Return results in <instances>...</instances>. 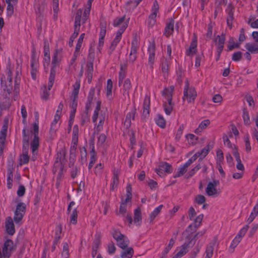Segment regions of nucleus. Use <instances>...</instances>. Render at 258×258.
I'll return each mask as SVG.
<instances>
[{
    "label": "nucleus",
    "instance_id": "nucleus-1",
    "mask_svg": "<svg viewBox=\"0 0 258 258\" xmlns=\"http://www.w3.org/2000/svg\"><path fill=\"white\" fill-rule=\"evenodd\" d=\"M65 152L63 151H60L57 153L52 171L54 174L57 173V178H61L62 174L63 165H62V160L65 159Z\"/></svg>",
    "mask_w": 258,
    "mask_h": 258
},
{
    "label": "nucleus",
    "instance_id": "nucleus-2",
    "mask_svg": "<svg viewBox=\"0 0 258 258\" xmlns=\"http://www.w3.org/2000/svg\"><path fill=\"white\" fill-rule=\"evenodd\" d=\"M61 51V49H56L55 50L53 55L52 56V67L50 70V75L49 77V81H48V86L49 89H50L53 86V82L54 81L55 76L56 73V67L58 64L59 59L58 57V55Z\"/></svg>",
    "mask_w": 258,
    "mask_h": 258
},
{
    "label": "nucleus",
    "instance_id": "nucleus-3",
    "mask_svg": "<svg viewBox=\"0 0 258 258\" xmlns=\"http://www.w3.org/2000/svg\"><path fill=\"white\" fill-rule=\"evenodd\" d=\"M197 96V94L195 89L192 87H189L188 81L186 80L183 91V100L186 99L188 103L194 102Z\"/></svg>",
    "mask_w": 258,
    "mask_h": 258
},
{
    "label": "nucleus",
    "instance_id": "nucleus-4",
    "mask_svg": "<svg viewBox=\"0 0 258 258\" xmlns=\"http://www.w3.org/2000/svg\"><path fill=\"white\" fill-rule=\"evenodd\" d=\"M127 25L126 24L123 25L117 31L116 36L113 41L111 42L108 50V54L110 55L115 50L116 46L118 42L120 41L122 34L127 27Z\"/></svg>",
    "mask_w": 258,
    "mask_h": 258
},
{
    "label": "nucleus",
    "instance_id": "nucleus-5",
    "mask_svg": "<svg viewBox=\"0 0 258 258\" xmlns=\"http://www.w3.org/2000/svg\"><path fill=\"white\" fill-rule=\"evenodd\" d=\"M26 206L24 203H19L14 213V220L17 223L20 222L23 219L26 212Z\"/></svg>",
    "mask_w": 258,
    "mask_h": 258
},
{
    "label": "nucleus",
    "instance_id": "nucleus-6",
    "mask_svg": "<svg viewBox=\"0 0 258 258\" xmlns=\"http://www.w3.org/2000/svg\"><path fill=\"white\" fill-rule=\"evenodd\" d=\"M14 250L15 248L13 241L11 239H7L5 241L2 248V258H9Z\"/></svg>",
    "mask_w": 258,
    "mask_h": 258
},
{
    "label": "nucleus",
    "instance_id": "nucleus-7",
    "mask_svg": "<svg viewBox=\"0 0 258 258\" xmlns=\"http://www.w3.org/2000/svg\"><path fill=\"white\" fill-rule=\"evenodd\" d=\"M219 184V181L213 180V181L208 183L206 188V194L213 197H217L220 194V192L216 189V186Z\"/></svg>",
    "mask_w": 258,
    "mask_h": 258
},
{
    "label": "nucleus",
    "instance_id": "nucleus-8",
    "mask_svg": "<svg viewBox=\"0 0 258 258\" xmlns=\"http://www.w3.org/2000/svg\"><path fill=\"white\" fill-rule=\"evenodd\" d=\"M1 88L3 92V95L5 98H9L13 90L12 82H9V86H7L6 77L2 75L1 77Z\"/></svg>",
    "mask_w": 258,
    "mask_h": 258
},
{
    "label": "nucleus",
    "instance_id": "nucleus-9",
    "mask_svg": "<svg viewBox=\"0 0 258 258\" xmlns=\"http://www.w3.org/2000/svg\"><path fill=\"white\" fill-rule=\"evenodd\" d=\"M159 6L158 2L156 0L154 1L153 5L152 8V13L149 17L148 21V26L150 27H152L156 23V18L157 14L159 11Z\"/></svg>",
    "mask_w": 258,
    "mask_h": 258
},
{
    "label": "nucleus",
    "instance_id": "nucleus-10",
    "mask_svg": "<svg viewBox=\"0 0 258 258\" xmlns=\"http://www.w3.org/2000/svg\"><path fill=\"white\" fill-rule=\"evenodd\" d=\"M155 43L154 41H153L152 42H150L148 47V53L149 54L148 64L151 70H153V65L155 62Z\"/></svg>",
    "mask_w": 258,
    "mask_h": 258
},
{
    "label": "nucleus",
    "instance_id": "nucleus-11",
    "mask_svg": "<svg viewBox=\"0 0 258 258\" xmlns=\"http://www.w3.org/2000/svg\"><path fill=\"white\" fill-rule=\"evenodd\" d=\"M75 205V203L74 201H72L70 203V204L68 207V213L70 214V223L73 224H76L77 223L78 218V211L77 208L73 209L71 212V208L73 206Z\"/></svg>",
    "mask_w": 258,
    "mask_h": 258
},
{
    "label": "nucleus",
    "instance_id": "nucleus-12",
    "mask_svg": "<svg viewBox=\"0 0 258 258\" xmlns=\"http://www.w3.org/2000/svg\"><path fill=\"white\" fill-rule=\"evenodd\" d=\"M217 242V238L214 237V239L206 246L205 258H211L213 255L214 247Z\"/></svg>",
    "mask_w": 258,
    "mask_h": 258
},
{
    "label": "nucleus",
    "instance_id": "nucleus-13",
    "mask_svg": "<svg viewBox=\"0 0 258 258\" xmlns=\"http://www.w3.org/2000/svg\"><path fill=\"white\" fill-rule=\"evenodd\" d=\"M192 239H190L188 242H185L180 247V250L172 258H180L184 255L188 251L187 248L191 244Z\"/></svg>",
    "mask_w": 258,
    "mask_h": 258
},
{
    "label": "nucleus",
    "instance_id": "nucleus-14",
    "mask_svg": "<svg viewBox=\"0 0 258 258\" xmlns=\"http://www.w3.org/2000/svg\"><path fill=\"white\" fill-rule=\"evenodd\" d=\"M143 108L142 117L146 118L149 116L150 110V98L147 95L144 98Z\"/></svg>",
    "mask_w": 258,
    "mask_h": 258
},
{
    "label": "nucleus",
    "instance_id": "nucleus-15",
    "mask_svg": "<svg viewBox=\"0 0 258 258\" xmlns=\"http://www.w3.org/2000/svg\"><path fill=\"white\" fill-rule=\"evenodd\" d=\"M136 113V109L134 107L130 112L127 113L126 116L125 120L124 122V126L126 129L129 128L131 125V120L134 119Z\"/></svg>",
    "mask_w": 258,
    "mask_h": 258
},
{
    "label": "nucleus",
    "instance_id": "nucleus-16",
    "mask_svg": "<svg viewBox=\"0 0 258 258\" xmlns=\"http://www.w3.org/2000/svg\"><path fill=\"white\" fill-rule=\"evenodd\" d=\"M44 66L45 67L46 66H48L50 60L49 47L47 40H46L44 42Z\"/></svg>",
    "mask_w": 258,
    "mask_h": 258
},
{
    "label": "nucleus",
    "instance_id": "nucleus-17",
    "mask_svg": "<svg viewBox=\"0 0 258 258\" xmlns=\"http://www.w3.org/2000/svg\"><path fill=\"white\" fill-rule=\"evenodd\" d=\"M161 67L163 76L166 78L168 76L170 61L166 58L163 57L161 59Z\"/></svg>",
    "mask_w": 258,
    "mask_h": 258
},
{
    "label": "nucleus",
    "instance_id": "nucleus-18",
    "mask_svg": "<svg viewBox=\"0 0 258 258\" xmlns=\"http://www.w3.org/2000/svg\"><path fill=\"white\" fill-rule=\"evenodd\" d=\"M6 228L7 232L11 235H13L15 232V226L11 217H8L6 221Z\"/></svg>",
    "mask_w": 258,
    "mask_h": 258
},
{
    "label": "nucleus",
    "instance_id": "nucleus-19",
    "mask_svg": "<svg viewBox=\"0 0 258 258\" xmlns=\"http://www.w3.org/2000/svg\"><path fill=\"white\" fill-rule=\"evenodd\" d=\"M197 38L195 37L191 42L189 48L186 50V55L187 56H193L197 52Z\"/></svg>",
    "mask_w": 258,
    "mask_h": 258
},
{
    "label": "nucleus",
    "instance_id": "nucleus-20",
    "mask_svg": "<svg viewBox=\"0 0 258 258\" xmlns=\"http://www.w3.org/2000/svg\"><path fill=\"white\" fill-rule=\"evenodd\" d=\"M31 76L33 80H36L37 72V60L34 55L31 57Z\"/></svg>",
    "mask_w": 258,
    "mask_h": 258
},
{
    "label": "nucleus",
    "instance_id": "nucleus-21",
    "mask_svg": "<svg viewBox=\"0 0 258 258\" xmlns=\"http://www.w3.org/2000/svg\"><path fill=\"white\" fill-rule=\"evenodd\" d=\"M95 94V89L94 88H91L88 96L87 97V101L85 105V111L86 112V115H87V113L88 112L89 110L91 108V105L92 103V101L93 99V97Z\"/></svg>",
    "mask_w": 258,
    "mask_h": 258
},
{
    "label": "nucleus",
    "instance_id": "nucleus-22",
    "mask_svg": "<svg viewBox=\"0 0 258 258\" xmlns=\"http://www.w3.org/2000/svg\"><path fill=\"white\" fill-rule=\"evenodd\" d=\"M106 117V113L104 112L101 111L99 115H98V117H99V121L95 127V132L98 133L102 130Z\"/></svg>",
    "mask_w": 258,
    "mask_h": 258
},
{
    "label": "nucleus",
    "instance_id": "nucleus-23",
    "mask_svg": "<svg viewBox=\"0 0 258 258\" xmlns=\"http://www.w3.org/2000/svg\"><path fill=\"white\" fill-rule=\"evenodd\" d=\"M119 174V171L117 169H114L113 170V177H112V181L111 184V187L110 189L111 190H113L114 188L117 187L119 179H118V176Z\"/></svg>",
    "mask_w": 258,
    "mask_h": 258
},
{
    "label": "nucleus",
    "instance_id": "nucleus-24",
    "mask_svg": "<svg viewBox=\"0 0 258 258\" xmlns=\"http://www.w3.org/2000/svg\"><path fill=\"white\" fill-rule=\"evenodd\" d=\"M174 21L172 19H170L169 22L166 23L164 30V34L167 37H168L173 33L174 31Z\"/></svg>",
    "mask_w": 258,
    "mask_h": 258
},
{
    "label": "nucleus",
    "instance_id": "nucleus-25",
    "mask_svg": "<svg viewBox=\"0 0 258 258\" xmlns=\"http://www.w3.org/2000/svg\"><path fill=\"white\" fill-rule=\"evenodd\" d=\"M87 70H86V75L87 78L88 80V82L90 83L91 82L92 77H93V62L92 61H88L87 63Z\"/></svg>",
    "mask_w": 258,
    "mask_h": 258
},
{
    "label": "nucleus",
    "instance_id": "nucleus-26",
    "mask_svg": "<svg viewBox=\"0 0 258 258\" xmlns=\"http://www.w3.org/2000/svg\"><path fill=\"white\" fill-rule=\"evenodd\" d=\"M132 87L131 82L130 79L127 78L124 81L123 84V95L126 97V96L129 97V91Z\"/></svg>",
    "mask_w": 258,
    "mask_h": 258
},
{
    "label": "nucleus",
    "instance_id": "nucleus-27",
    "mask_svg": "<svg viewBox=\"0 0 258 258\" xmlns=\"http://www.w3.org/2000/svg\"><path fill=\"white\" fill-rule=\"evenodd\" d=\"M134 254V249L132 247H126L121 252V258H132Z\"/></svg>",
    "mask_w": 258,
    "mask_h": 258
},
{
    "label": "nucleus",
    "instance_id": "nucleus-28",
    "mask_svg": "<svg viewBox=\"0 0 258 258\" xmlns=\"http://www.w3.org/2000/svg\"><path fill=\"white\" fill-rule=\"evenodd\" d=\"M39 146V137H36V136H34V138L31 143V149L32 153L34 154L36 151H37Z\"/></svg>",
    "mask_w": 258,
    "mask_h": 258
},
{
    "label": "nucleus",
    "instance_id": "nucleus-29",
    "mask_svg": "<svg viewBox=\"0 0 258 258\" xmlns=\"http://www.w3.org/2000/svg\"><path fill=\"white\" fill-rule=\"evenodd\" d=\"M227 11V23L228 26L231 27L232 25V21L233 20V8L229 6Z\"/></svg>",
    "mask_w": 258,
    "mask_h": 258
},
{
    "label": "nucleus",
    "instance_id": "nucleus-30",
    "mask_svg": "<svg viewBox=\"0 0 258 258\" xmlns=\"http://www.w3.org/2000/svg\"><path fill=\"white\" fill-rule=\"evenodd\" d=\"M245 47L251 53H258V44L247 43L245 44Z\"/></svg>",
    "mask_w": 258,
    "mask_h": 258
},
{
    "label": "nucleus",
    "instance_id": "nucleus-31",
    "mask_svg": "<svg viewBox=\"0 0 258 258\" xmlns=\"http://www.w3.org/2000/svg\"><path fill=\"white\" fill-rule=\"evenodd\" d=\"M173 104L172 101H166L163 103V107L165 113L167 115H170L173 109Z\"/></svg>",
    "mask_w": 258,
    "mask_h": 258
},
{
    "label": "nucleus",
    "instance_id": "nucleus-32",
    "mask_svg": "<svg viewBox=\"0 0 258 258\" xmlns=\"http://www.w3.org/2000/svg\"><path fill=\"white\" fill-rule=\"evenodd\" d=\"M159 167L160 168L161 170L167 173H170L172 171V166L167 162H161Z\"/></svg>",
    "mask_w": 258,
    "mask_h": 258
},
{
    "label": "nucleus",
    "instance_id": "nucleus-33",
    "mask_svg": "<svg viewBox=\"0 0 258 258\" xmlns=\"http://www.w3.org/2000/svg\"><path fill=\"white\" fill-rule=\"evenodd\" d=\"M116 242L117 245L122 249H124L127 247L130 241L128 239L124 236V237L121 238L119 240H118V241H116Z\"/></svg>",
    "mask_w": 258,
    "mask_h": 258
},
{
    "label": "nucleus",
    "instance_id": "nucleus-34",
    "mask_svg": "<svg viewBox=\"0 0 258 258\" xmlns=\"http://www.w3.org/2000/svg\"><path fill=\"white\" fill-rule=\"evenodd\" d=\"M23 134V146L25 150H27L29 147V137L26 134V129L24 128L22 131Z\"/></svg>",
    "mask_w": 258,
    "mask_h": 258
},
{
    "label": "nucleus",
    "instance_id": "nucleus-35",
    "mask_svg": "<svg viewBox=\"0 0 258 258\" xmlns=\"http://www.w3.org/2000/svg\"><path fill=\"white\" fill-rule=\"evenodd\" d=\"M175 243V240L173 238L170 239L169 242L167 246H166L162 252V258L165 257L171 249Z\"/></svg>",
    "mask_w": 258,
    "mask_h": 258
},
{
    "label": "nucleus",
    "instance_id": "nucleus-36",
    "mask_svg": "<svg viewBox=\"0 0 258 258\" xmlns=\"http://www.w3.org/2000/svg\"><path fill=\"white\" fill-rule=\"evenodd\" d=\"M82 14V9H78L77 11V12L76 14L74 26L81 27V20Z\"/></svg>",
    "mask_w": 258,
    "mask_h": 258
},
{
    "label": "nucleus",
    "instance_id": "nucleus-37",
    "mask_svg": "<svg viewBox=\"0 0 258 258\" xmlns=\"http://www.w3.org/2000/svg\"><path fill=\"white\" fill-rule=\"evenodd\" d=\"M155 120L156 124L160 127L163 128L165 127L166 121L161 115L158 114Z\"/></svg>",
    "mask_w": 258,
    "mask_h": 258
},
{
    "label": "nucleus",
    "instance_id": "nucleus-38",
    "mask_svg": "<svg viewBox=\"0 0 258 258\" xmlns=\"http://www.w3.org/2000/svg\"><path fill=\"white\" fill-rule=\"evenodd\" d=\"M101 108V102L98 101L97 102V105L96 108L94 110V114L92 116V121L94 123H95L97 120L98 115H99V111L100 110Z\"/></svg>",
    "mask_w": 258,
    "mask_h": 258
},
{
    "label": "nucleus",
    "instance_id": "nucleus-39",
    "mask_svg": "<svg viewBox=\"0 0 258 258\" xmlns=\"http://www.w3.org/2000/svg\"><path fill=\"white\" fill-rule=\"evenodd\" d=\"M138 47V41L137 37L135 36L134 37L132 42V46L130 53L137 54Z\"/></svg>",
    "mask_w": 258,
    "mask_h": 258
},
{
    "label": "nucleus",
    "instance_id": "nucleus-40",
    "mask_svg": "<svg viewBox=\"0 0 258 258\" xmlns=\"http://www.w3.org/2000/svg\"><path fill=\"white\" fill-rule=\"evenodd\" d=\"M172 95L173 92H172L169 89L165 88L162 92V95L164 96L166 101H172Z\"/></svg>",
    "mask_w": 258,
    "mask_h": 258
},
{
    "label": "nucleus",
    "instance_id": "nucleus-41",
    "mask_svg": "<svg viewBox=\"0 0 258 258\" xmlns=\"http://www.w3.org/2000/svg\"><path fill=\"white\" fill-rule=\"evenodd\" d=\"M162 207V205L159 206L158 207L155 208L154 210L150 214L149 217L150 221H152L158 215V214L161 212Z\"/></svg>",
    "mask_w": 258,
    "mask_h": 258
},
{
    "label": "nucleus",
    "instance_id": "nucleus-42",
    "mask_svg": "<svg viewBox=\"0 0 258 258\" xmlns=\"http://www.w3.org/2000/svg\"><path fill=\"white\" fill-rule=\"evenodd\" d=\"M142 220L141 211L140 208H137L134 211V221L135 223H138Z\"/></svg>",
    "mask_w": 258,
    "mask_h": 258
},
{
    "label": "nucleus",
    "instance_id": "nucleus-43",
    "mask_svg": "<svg viewBox=\"0 0 258 258\" xmlns=\"http://www.w3.org/2000/svg\"><path fill=\"white\" fill-rule=\"evenodd\" d=\"M106 23L101 22L100 24V31L99 34V38L104 39L106 34Z\"/></svg>",
    "mask_w": 258,
    "mask_h": 258
},
{
    "label": "nucleus",
    "instance_id": "nucleus-44",
    "mask_svg": "<svg viewBox=\"0 0 258 258\" xmlns=\"http://www.w3.org/2000/svg\"><path fill=\"white\" fill-rule=\"evenodd\" d=\"M111 235L113 238L116 240V241H118V240H120L121 238L124 237V235L121 233V232L117 230H113L111 232Z\"/></svg>",
    "mask_w": 258,
    "mask_h": 258
},
{
    "label": "nucleus",
    "instance_id": "nucleus-45",
    "mask_svg": "<svg viewBox=\"0 0 258 258\" xmlns=\"http://www.w3.org/2000/svg\"><path fill=\"white\" fill-rule=\"evenodd\" d=\"M242 117L244 124L245 125H249L250 123V118L248 112L246 109H243V110Z\"/></svg>",
    "mask_w": 258,
    "mask_h": 258
},
{
    "label": "nucleus",
    "instance_id": "nucleus-46",
    "mask_svg": "<svg viewBox=\"0 0 258 258\" xmlns=\"http://www.w3.org/2000/svg\"><path fill=\"white\" fill-rule=\"evenodd\" d=\"M52 7L54 12L53 17L56 20L57 18V13L58 12V0H53Z\"/></svg>",
    "mask_w": 258,
    "mask_h": 258
},
{
    "label": "nucleus",
    "instance_id": "nucleus-47",
    "mask_svg": "<svg viewBox=\"0 0 258 258\" xmlns=\"http://www.w3.org/2000/svg\"><path fill=\"white\" fill-rule=\"evenodd\" d=\"M187 168V167H185V165L183 164L182 166L180 167V168L178 169V171L174 175V177L176 178V177H180V176L183 175V174L186 172Z\"/></svg>",
    "mask_w": 258,
    "mask_h": 258
},
{
    "label": "nucleus",
    "instance_id": "nucleus-48",
    "mask_svg": "<svg viewBox=\"0 0 258 258\" xmlns=\"http://www.w3.org/2000/svg\"><path fill=\"white\" fill-rule=\"evenodd\" d=\"M113 87L112 82L111 79H108L107 82L106 95L108 97L112 94V89Z\"/></svg>",
    "mask_w": 258,
    "mask_h": 258
},
{
    "label": "nucleus",
    "instance_id": "nucleus-49",
    "mask_svg": "<svg viewBox=\"0 0 258 258\" xmlns=\"http://www.w3.org/2000/svg\"><path fill=\"white\" fill-rule=\"evenodd\" d=\"M51 89H49V86H48V89L46 88V86H44V88L42 89V93L41 94V98L43 100H47L48 99L49 96V91Z\"/></svg>",
    "mask_w": 258,
    "mask_h": 258
},
{
    "label": "nucleus",
    "instance_id": "nucleus-50",
    "mask_svg": "<svg viewBox=\"0 0 258 258\" xmlns=\"http://www.w3.org/2000/svg\"><path fill=\"white\" fill-rule=\"evenodd\" d=\"M6 2L8 4L7 11V15L8 16H12V15L14 13V7L13 5L11 3L9 0H6Z\"/></svg>",
    "mask_w": 258,
    "mask_h": 258
},
{
    "label": "nucleus",
    "instance_id": "nucleus-51",
    "mask_svg": "<svg viewBox=\"0 0 258 258\" xmlns=\"http://www.w3.org/2000/svg\"><path fill=\"white\" fill-rule=\"evenodd\" d=\"M209 152V145H207L206 147L202 149L200 151L198 152L199 156L201 157L200 159H202L203 158L205 157Z\"/></svg>",
    "mask_w": 258,
    "mask_h": 258
},
{
    "label": "nucleus",
    "instance_id": "nucleus-52",
    "mask_svg": "<svg viewBox=\"0 0 258 258\" xmlns=\"http://www.w3.org/2000/svg\"><path fill=\"white\" fill-rule=\"evenodd\" d=\"M13 177V175L12 171L10 169L8 171L7 177V186L9 189L11 188L12 187Z\"/></svg>",
    "mask_w": 258,
    "mask_h": 258
},
{
    "label": "nucleus",
    "instance_id": "nucleus-53",
    "mask_svg": "<svg viewBox=\"0 0 258 258\" xmlns=\"http://www.w3.org/2000/svg\"><path fill=\"white\" fill-rule=\"evenodd\" d=\"M29 161V157L27 151H26L20 156L21 165L22 164H27Z\"/></svg>",
    "mask_w": 258,
    "mask_h": 258
},
{
    "label": "nucleus",
    "instance_id": "nucleus-54",
    "mask_svg": "<svg viewBox=\"0 0 258 258\" xmlns=\"http://www.w3.org/2000/svg\"><path fill=\"white\" fill-rule=\"evenodd\" d=\"M205 197L202 195H198L195 198V202L199 205L204 204L205 202Z\"/></svg>",
    "mask_w": 258,
    "mask_h": 258
},
{
    "label": "nucleus",
    "instance_id": "nucleus-55",
    "mask_svg": "<svg viewBox=\"0 0 258 258\" xmlns=\"http://www.w3.org/2000/svg\"><path fill=\"white\" fill-rule=\"evenodd\" d=\"M245 146L246 151L249 152L251 150V146L249 142V137L248 135H246L244 137Z\"/></svg>",
    "mask_w": 258,
    "mask_h": 258
},
{
    "label": "nucleus",
    "instance_id": "nucleus-56",
    "mask_svg": "<svg viewBox=\"0 0 258 258\" xmlns=\"http://www.w3.org/2000/svg\"><path fill=\"white\" fill-rule=\"evenodd\" d=\"M116 250V247L114 245V243L111 241L107 245V252L110 254H113Z\"/></svg>",
    "mask_w": 258,
    "mask_h": 258
},
{
    "label": "nucleus",
    "instance_id": "nucleus-57",
    "mask_svg": "<svg viewBox=\"0 0 258 258\" xmlns=\"http://www.w3.org/2000/svg\"><path fill=\"white\" fill-rule=\"evenodd\" d=\"M241 240V239H240L239 237H237L236 236V237L232 240L230 244V249L234 250V249L237 246V245L238 244V243L240 242Z\"/></svg>",
    "mask_w": 258,
    "mask_h": 258
},
{
    "label": "nucleus",
    "instance_id": "nucleus-58",
    "mask_svg": "<svg viewBox=\"0 0 258 258\" xmlns=\"http://www.w3.org/2000/svg\"><path fill=\"white\" fill-rule=\"evenodd\" d=\"M127 202H125L124 201L122 200L120 207L119 212L120 214H121L124 216V214L126 212V203Z\"/></svg>",
    "mask_w": 258,
    "mask_h": 258
},
{
    "label": "nucleus",
    "instance_id": "nucleus-59",
    "mask_svg": "<svg viewBox=\"0 0 258 258\" xmlns=\"http://www.w3.org/2000/svg\"><path fill=\"white\" fill-rule=\"evenodd\" d=\"M84 36H85V33H82L80 35L79 38L78 39L77 44L76 46V51H79V50L81 47L82 44Z\"/></svg>",
    "mask_w": 258,
    "mask_h": 258
},
{
    "label": "nucleus",
    "instance_id": "nucleus-60",
    "mask_svg": "<svg viewBox=\"0 0 258 258\" xmlns=\"http://www.w3.org/2000/svg\"><path fill=\"white\" fill-rule=\"evenodd\" d=\"M242 54L241 51L234 52L232 55V59L235 61H240L242 58Z\"/></svg>",
    "mask_w": 258,
    "mask_h": 258
},
{
    "label": "nucleus",
    "instance_id": "nucleus-61",
    "mask_svg": "<svg viewBox=\"0 0 258 258\" xmlns=\"http://www.w3.org/2000/svg\"><path fill=\"white\" fill-rule=\"evenodd\" d=\"M125 18V16L124 15L122 17L117 18L113 21V26L114 27H117L120 25L121 23H122Z\"/></svg>",
    "mask_w": 258,
    "mask_h": 258
},
{
    "label": "nucleus",
    "instance_id": "nucleus-62",
    "mask_svg": "<svg viewBox=\"0 0 258 258\" xmlns=\"http://www.w3.org/2000/svg\"><path fill=\"white\" fill-rule=\"evenodd\" d=\"M203 217H204L203 214H200L194 219V223H195L194 226L196 228H197L200 226L201 223L202 222V221L203 220Z\"/></svg>",
    "mask_w": 258,
    "mask_h": 258
},
{
    "label": "nucleus",
    "instance_id": "nucleus-63",
    "mask_svg": "<svg viewBox=\"0 0 258 258\" xmlns=\"http://www.w3.org/2000/svg\"><path fill=\"white\" fill-rule=\"evenodd\" d=\"M62 255L64 258H69V246L67 243L63 245Z\"/></svg>",
    "mask_w": 258,
    "mask_h": 258
},
{
    "label": "nucleus",
    "instance_id": "nucleus-64",
    "mask_svg": "<svg viewBox=\"0 0 258 258\" xmlns=\"http://www.w3.org/2000/svg\"><path fill=\"white\" fill-rule=\"evenodd\" d=\"M201 247L199 245H197L193 250L190 253V257L189 258H196L197 254L200 250Z\"/></svg>",
    "mask_w": 258,
    "mask_h": 258
}]
</instances>
